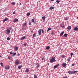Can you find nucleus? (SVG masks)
Returning <instances> with one entry per match:
<instances>
[{
	"instance_id": "obj_30",
	"label": "nucleus",
	"mask_w": 78,
	"mask_h": 78,
	"mask_svg": "<svg viewBox=\"0 0 78 78\" xmlns=\"http://www.w3.org/2000/svg\"><path fill=\"white\" fill-rule=\"evenodd\" d=\"M32 22L33 23H34V19H33L32 20Z\"/></svg>"
},
{
	"instance_id": "obj_3",
	"label": "nucleus",
	"mask_w": 78,
	"mask_h": 78,
	"mask_svg": "<svg viewBox=\"0 0 78 78\" xmlns=\"http://www.w3.org/2000/svg\"><path fill=\"white\" fill-rule=\"evenodd\" d=\"M9 65L6 66L5 67V70H9Z\"/></svg>"
},
{
	"instance_id": "obj_13",
	"label": "nucleus",
	"mask_w": 78,
	"mask_h": 78,
	"mask_svg": "<svg viewBox=\"0 0 78 78\" xmlns=\"http://www.w3.org/2000/svg\"><path fill=\"white\" fill-rule=\"evenodd\" d=\"M27 23H24L23 24V27H26Z\"/></svg>"
},
{
	"instance_id": "obj_17",
	"label": "nucleus",
	"mask_w": 78,
	"mask_h": 78,
	"mask_svg": "<svg viewBox=\"0 0 78 78\" xmlns=\"http://www.w3.org/2000/svg\"><path fill=\"white\" fill-rule=\"evenodd\" d=\"M51 30V28H49L47 30V32H48V31H49L50 30Z\"/></svg>"
},
{
	"instance_id": "obj_48",
	"label": "nucleus",
	"mask_w": 78,
	"mask_h": 78,
	"mask_svg": "<svg viewBox=\"0 0 78 78\" xmlns=\"http://www.w3.org/2000/svg\"><path fill=\"white\" fill-rule=\"evenodd\" d=\"M42 60H44V58H42Z\"/></svg>"
},
{
	"instance_id": "obj_19",
	"label": "nucleus",
	"mask_w": 78,
	"mask_h": 78,
	"mask_svg": "<svg viewBox=\"0 0 78 78\" xmlns=\"http://www.w3.org/2000/svg\"><path fill=\"white\" fill-rule=\"evenodd\" d=\"M8 18H5V19L3 20V22H5V21H6L8 20Z\"/></svg>"
},
{
	"instance_id": "obj_16",
	"label": "nucleus",
	"mask_w": 78,
	"mask_h": 78,
	"mask_svg": "<svg viewBox=\"0 0 78 78\" xmlns=\"http://www.w3.org/2000/svg\"><path fill=\"white\" fill-rule=\"evenodd\" d=\"M64 34V31H63L60 34V36H62Z\"/></svg>"
},
{
	"instance_id": "obj_45",
	"label": "nucleus",
	"mask_w": 78,
	"mask_h": 78,
	"mask_svg": "<svg viewBox=\"0 0 78 78\" xmlns=\"http://www.w3.org/2000/svg\"><path fill=\"white\" fill-rule=\"evenodd\" d=\"M16 13V12H14L13 13V14H15Z\"/></svg>"
},
{
	"instance_id": "obj_49",
	"label": "nucleus",
	"mask_w": 78,
	"mask_h": 78,
	"mask_svg": "<svg viewBox=\"0 0 78 78\" xmlns=\"http://www.w3.org/2000/svg\"><path fill=\"white\" fill-rule=\"evenodd\" d=\"M10 54H13V53L11 52H10Z\"/></svg>"
},
{
	"instance_id": "obj_29",
	"label": "nucleus",
	"mask_w": 78,
	"mask_h": 78,
	"mask_svg": "<svg viewBox=\"0 0 78 78\" xmlns=\"http://www.w3.org/2000/svg\"><path fill=\"white\" fill-rule=\"evenodd\" d=\"M25 72H29V70H28V69H27L26 70Z\"/></svg>"
},
{
	"instance_id": "obj_51",
	"label": "nucleus",
	"mask_w": 78,
	"mask_h": 78,
	"mask_svg": "<svg viewBox=\"0 0 78 78\" xmlns=\"http://www.w3.org/2000/svg\"><path fill=\"white\" fill-rule=\"evenodd\" d=\"M55 0H51V2H53V1H54Z\"/></svg>"
},
{
	"instance_id": "obj_44",
	"label": "nucleus",
	"mask_w": 78,
	"mask_h": 78,
	"mask_svg": "<svg viewBox=\"0 0 78 78\" xmlns=\"http://www.w3.org/2000/svg\"><path fill=\"white\" fill-rule=\"evenodd\" d=\"M23 45H24V46H26L27 45V44H24Z\"/></svg>"
},
{
	"instance_id": "obj_34",
	"label": "nucleus",
	"mask_w": 78,
	"mask_h": 78,
	"mask_svg": "<svg viewBox=\"0 0 78 78\" xmlns=\"http://www.w3.org/2000/svg\"><path fill=\"white\" fill-rule=\"evenodd\" d=\"M11 39V38L10 37H8L7 38V40H8V41H9V40H10V39Z\"/></svg>"
},
{
	"instance_id": "obj_54",
	"label": "nucleus",
	"mask_w": 78,
	"mask_h": 78,
	"mask_svg": "<svg viewBox=\"0 0 78 78\" xmlns=\"http://www.w3.org/2000/svg\"><path fill=\"white\" fill-rule=\"evenodd\" d=\"M0 57H1V55H0Z\"/></svg>"
},
{
	"instance_id": "obj_52",
	"label": "nucleus",
	"mask_w": 78,
	"mask_h": 78,
	"mask_svg": "<svg viewBox=\"0 0 78 78\" xmlns=\"http://www.w3.org/2000/svg\"><path fill=\"white\" fill-rule=\"evenodd\" d=\"M20 5H22V3H20Z\"/></svg>"
},
{
	"instance_id": "obj_55",
	"label": "nucleus",
	"mask_w": 78,
	"mask_h": 78,
	"mask_svg": "<svg viewBox=\"0 0 78 78\" xmlns=\"http://www.w3.org/2000/svg\"><path fill=\"white\" fill-rule=\"evenodd\" d=\"M1 0H0V1H1Z\"/></svg>"
},
{
	"instance_id": "obj_47",
	"label": "nucleus",
	"mask_w": 78,
	"mask_h": 78,
	"mask_svg": "<svg viewBox=\"0 0 78 78\" xmlns=\"http://www.w3.org/2000/svg\"><path fill=\"white\" fill-rule=\"evenodd\" d=\"M65 20H68V19L67 18H66L65 19Z\"/></svg>"
},
{
	"instance_id": "obj_25",
	"label": "nucleus",
	"mask_w": 78,
	"mask_h": 78,
	"mask_svg": "<svg viewBox=\"0 0 78 78\" xmlns=\"http://www.w3.org/2000/svg\"><path fill=\"white\" fill-rule=\"evenodd\" d=\"M77 72H78V71H73V74H75V73H77Z\"/></svg>"
},
{
	"instance_id": "obj_32",
	"label": "nucleus",
	"mask_w": 78,
	"mask_h": 78,
	"mask_svg": "<svg viewBox=\"0 0 78 78\" xmlns=\"http://www.w3.org/2000/svg\"><path fill=\"white\" fill-rule=\"evenodd\" d=\"M18 69H20L22 68V66H19L18 67Z\"/></svg>"
},
{
	"instance_id": "obj_43",
	"label": "nucleus",
	"mask_w": 78,
	"mask_h": 78,
	"mask_svg": "<svg viewBox=\"0 0 78 78\" xmlns=\"http://www.w3.org/2000/svg\"><path fill=\"white\" fill-rule=\"evenodd\" d=\"M62 78H68V77L67 76H66Z\"/></svg>"
},
{
	"instance_id": "obj_10",
	"label": "nucleus",
	"mask_w": 78,
	"mask_h": 78,
	"mask_svg": "<svg viewBox=\"0 0 78 78\" xmlns=\"http://www.w3.org/2000/svg\"><path fill=\"white\" fill-rule=\"evenodd\" d=\"M59 66V64H58L57 65L55 66H54V69H56V68H57Z\"/></svg>"
},
{
	"instance_id": "obj_23",
	"label": "nucleus",
	"mask_w": 78,
	"mask_h": 78,
	"mask_svg": "<svg viewBox=\"0 0 78 78\" xmlns=\"http://www.w3.org/2000/svg\"><path fill=\"white\" fill-rule=\"evenodd\" d=\"M64 37H66L67 36V34H65L64 35Z\"/></svg>"
},
{
	"instance_id": "obj_12",
	"label": "nucleus",
	"mask_w": 78,
	"mask_h": 78,
	"mask_svg": "<svg viewBox=\"0 0 78 78\" xmlns=\"http://www.w3.org/2000/svg\"><path fill=\"white\" fill-rule=\"evenodd\" d=\"M17 21H18V19H14V20L13 21V22H14V23H15V22H17Z\"/></svg>"
},
{
	"instance_id": "obj_40",
	"label": "nucleus",
	"mask_w": 78,
	"mask_h": 78,
	"mask_svg": "<svg viewBox=\"0 0 78 78\" xmlns=\"http://www.w3.org/2000/svg\"><path fill=\"white\" fill-rule=\"evenodd\" d=\"M8 59H10L11 58V56H8Z\"/></svg>"
},
{
	"instance_id": "obj_38",
	"label": "nucleus",
	"mask_w": 78,
	"mask_h": 78,
	"mask_svg": "<svg viewBox=\"0 0 78 78\" xmlns=\"http://www.w3.org/2000/svg\"><path fill=\"white\" fill-rule=\"evenodd\" d=\"M69 58L68 59H67V61H68V62H70V57H69Z\"/></svg>"
},
{
	"instance_id": "obj_6",
	"label": "nucleus",
	"mask_w": 78,
	"mask_h": 78,
	"mask_svg": "<svg viewBox=\"0 0 78 78\" xmlns=\"http://www.w3.org/2000/svg\"><path fill=\"white\" fill-rule=\"evenodd\" d=\"M6 31L7 34H9V33H10V32H11L10 30L9 29H7Z\"/></svg>"
},
{
	"instance_id": "obj_21",
	"label": "nucleus",
	"mask_w": 78,
	"mask_h": 78,
	"mask_svg": "<svg viewBox=\"0 0 78 78\" xmlns=\"http://www.w3.org/2000/svg\"><path fill=\"white\" fill-rule=\"evenodd\" d=\"M11 4L12 5H16V3L15 2H12L11 3Z\"/></svg>"
},
{
	"instance_id": "obj_28",
	"label": "nucleus",
	"mask_w": 78,
	"mask_h": 78,
	"mask_svg": "<svg viewBox=\"0 0 78 78\" xmlns=\"http://www.w3.org/2000/svg\"><path fill=\"white\" fill-rule=\"evenodd\" d=\"M42 19H43V20H45V17H44V16H42Z\"/></svg>"
},
{
	"instance_id": "obj_22",
	"label": "nucleus",
	"mask_w": 78,
	"mask_h": 78,
	"mask_svg": "<svg viewBox=\"0 0 78 78\" xmlns=\"http://www.w3.org/2000/svg\"><path fill=\"white\" fill-rule=\"evenodd\" d=\"M27 16H30V13L28 12L27 13Z\"/></svg>"
},
{
	"instance_id": "obj_26",
	"label": "nucleus",
	"mask_w": 78,
	"mask_h": 78,
	"mask_svg": "<svg viewBox=\"0 0 78 78\" xmlns=\"http://www.w3.org/2000/svg\"><path fill=\"white\" fill-rule=\"evenodd\" d=\"M0 64L2 67H3V63L2 62H1L0 63Z\"/></svg>"
},
{
	"instance_id": "obj_42",
	"label": "nucleus",
	"mask_w": 78,
	"mask_h": 78,
	"mask_svg": "<svg viewBox=\"0 0 78 78\" xmlns=\"http://www.w3.org/2000/svg\"><path fill=\"white\" fill-rule=\"evenodd\" d=\"M10 30H12V27H11L9 28Z\"/></svg>"
},
{
	"instance_id": "obj_5",
	"label": "nucleus",
	"mask_w": 78,
	"mask_h": 78,
	"mask_svg": "<svg viewBox=\"0 0 78 78\" xmlns=\"http://www.w3.org/2000/svg\"><path fill=\"white\" fill-rule=\"evenodd\" d=\"M62 66L63 67H66V66H67V64H66V63H63L62 65Z\"/></svg>"
},
{
	"instance_id": "obj_50",
	"label": "nucleus",
	"mask_w": 78,
	"mask_h": 78,
	"mask_svg": "<svg viewBox=\"0 0 78 78\" xmlns=\"http://www.w3.org/2000/svg\"><path fill=\"white\" fill-rule=\"evenodd\" d=\"M17 55H18V56H20V54H18Z\"/></svg>"
},
{
	"instance_id": "obj_9",
	"label": "nucleus",
	"mask_w": 78,
	"mask_h": 78,
	"mask_svg": "<svg viewBox=\"0 0 78 78\" xmlns=\"http://www.w3.org/2000/svg\"><path fill=\"white\" fill-rule=\"evenodd\" d=\"M18 48H19V47H17V46H15L14 47V49H15V51H17L18 50Z\"/></svg>"
},
{
	"instance_id": "obj_37",
	"label": "nucleus",
	"mask_w": 78,
	"mask_h": 78,
	"mask_svg": "<svg viewBox=\"0 0 78 78\" xmlns=\"http://www.w3.org/2000/svg\"><path fill=\"white\" fill-rule=\"evenodd\" d=\"M29 25H31V22L30 21L29 23Z\"/></svg>"
},
{
	"instance_id": "obj_41",
	"label": "nucleus",
	"mask_w": 78,
	"mask_h": 78,
	"mask_svg": "<svg viewBox=\"0 0 78 78\" xmlns=\"http://www.w3.org/2000/svg\"><path fill=\"white\" fill-rule=\"evenodd\" d=\"M71 56L72 57V56H73V53H71Z\"/></svg>"
},
{
	"instance_id": "obj_33",
	"label": "nucleus",
	"mask_w": 78,
	"mask_h": 78,
	"mask_svg": "<svg viewBox=\"0 0 78 78\" xmlns=\"http://www.w3.org/2000/svg\"><path fill=\"white\" fill-rule=\"evenodd\" d=\"M62 58H65V55H62Z\"/></svg>"
},
{
	"instance_id": "obj_24",
	"label": "nucleus",
	"mask_w": 78,
	"mask_h": 78,
	"mask_svg": "<svg viewBox=\"0 0 78 78\" xmlns=\"http://www.w3.org/2000/svg\"><path fill=\"white\" fill-rule=\"evenodd\" d=\"M16 55V52L13 53L12 56H14Z\"/></svg>"
},
{
	"instance_id": "obj_14",
	"label": "nucleus",
	"mask_w": 78,
	"mask_h": 78,
	"mask_svg": "<svg viewBox=\"0 0 78 78\" xmlns=\"http://www.w3.org/2000/svg\"><path fill=\"white\" fill-rule=\"evenodd\" d=\"M55 7H51L49 8V9H51V10H52V9H54V8Z\"/></svg>"
},
{
	"instance_id": "obj_35",
	"label": "nucleus",
	"mask_w": 78,
	"mask_h": 78,
	"mask_svg": "<svg viewBox=\"0 0 78 78\" xmlns=\"http://www.w3.org/2000/svg\"><path fill=\"white\" fill-rule=\"evenodd\" d=\"M41 31L42 33H44V30H43V29H41Z\"/></svg>"
},
{
	"instance_id": "obj_7",
	"label": "nucleus",
	"mask_w": 78,
	"mask_h": 78,
	"mask_svg": "<svg viewBox=\"0 0 78 78\" xmlns=\"http://www.w3.org/2000/svg\"><path fill=\"white\" fill-rule=\"evenodd\" d=\"M71 28H72V27H71V26H68L67 27V29H68V30H71Z\"/></svg>"
},
{
	"instance_id": "obj_8",
	"label": "nucleus",
	"mask_w": 78,
	"mask_h": 78,
	"mask_svg": "<svg viewBox=\"0 0 78 78\" xmlns=\"http://www.w3.org/2000/svg\"><path fill=\"white\" fill-rule=\"evenodd\" d=\"M68 73L69 74H73V71H69L68 72Z\"/></svg>"
},
{
	"instance_id": "obj_20",
	"label": "nucleus",
	"mask_w": 78,
	"mask_h": 78,
	"mask_svg": "<svg viewBox=\"0 0 78 78\" xmlns=\"http://www.w3.org/2000/svg\"><path fill=\"white\" fill-rule=\"evenodd\" d=\"M34 78H37V76H36V75H34Z\"/></svg>"
},
{
	"instance_id": "obj_36",
	"label": "nucleus",
	"mask_w": 78,
	"mask_h": 78,
	"mask_svg": "<svg viewBox=\"0 0 78 78\" xmlns=\"http://www.w3.org/2000/svg\"><path fill=\"white\" fill-rule=\"evenodd\" d=\"M56 3H59V2H60V1L59 0L56 1Z\"/></svg>"
},
{
	"instance_id": "obj_2",
	"label": "nucleus",
	"mask_w": 78,
	"mask_h": 78,
	"mask_svg": "<svg viewBox=\"0 0 78 78\" xmlns=\"http://www.w3.org/2000/svg\"><path fill=\"white\" fill-rule=\"evenodd\" d=\"M19 63H20V61L18 60H16V61H15V64L16 66L17 65H19Z\"/></svg>"
},
{
	"instance_id": "obj_15",
	"label": "nucleus",
	"mask_w": 78,
	"mask_h": 78,
	"mask_svg": "<svg viewBox=\"0 0 78 78\" xmlns=\"http://www.w3.org/2000/svg\"><path fill=\"white\" fill-rule=\"evenodd\" d=\"M36 64L37 65V68L39 67V63H37Z\"/></svg>"
},
{
	"instance_id": "obj_31",
	"label": "nucleus",
	"mask_w": 78,
	"mask_h": 78,
	"mask_svg": "<svg viewBox=\"0 0 78 78\" xmlns=\"http://www.w3.org/2000/svg\"><path fill=\"white\" fill-rule=\"evenodd\" d=\"M61 27L62 28H64V24H62Z\"/></svg>"
},
{
	"instance_id": "obj_53",
	"label": "nucleus",
	"mask_w": 78,
	"mask_h": 78,
	"mask_svg": "<svg viewBox=\"0 0 78 78\" xmlns=\"http://www.w3.org/2000/svg\"><path fill=\"white\" fill-rule=\"evenodd\" d=\"M77 19L78 20V17H77Z\"/></svg>"
},
{
	"instance_id": "obj_27",
	"label": "nucleus",
	"mask_w": 78,
	"mask_h": 78,
	"mask_svg": "<svg viewBox=\"0 0 78 78\" xmlns=\"http://www.w3.org/2000/svg\"><path fill=\"white\" fill-rule=\"evenodd\" d=\"M46 49L47 50H49V49H50V47L49 46H48L46 48Z\"/></svg>"
},
{
	"instance_id": "obj_18",
	"label": "nucleus",
	"mask_w": 78,
	"mask_h": 78,
	"mask_svg": "<svg viewBox=\"0 0 78 78\" xmlns=\"http://www.w3.org/2000/svg\"><path fill=\"white\" fill-rule=\"evenodd\" d=\"M25 38V37H23L21 38L20 40H23V39H24Z\"/></svg>"
},
{
	"instance_id": "obj_4",
	"label": "nucleus",
	"mask_w": 78,
	"mask_h": 78,
	"mask_svg": "<svg viewBox=\"0 0 78 78\" xmlns=\"http://www.w3.org/2000/svg\"><path fill=\"white\" fill-rule=\"evenodd\" d=\"M38 34H39V35H41V34H42V30H41V29H40L39 30Z\"/></svg>"
},
{
	"instance_id": "obj_46",
	"label": "nucleus",
	"mask_w": 78,
	"mask_h": 78,
	"mask_svg": "<svg viewBox=\"0 0 78 78\" xmlns=\"http://www.w3.org/2000/svg\"><path fill=\"white\" fill-rule=\"evenodd\" d=\"M72 66H75V64H73L72 65Z\"/></svg>"
},
{
	"instance_id": "obj_11",
	"label": "nucleus",
	"mask_w": 78,
	"mask_h": 78,
	"mask_svg": "<svg viewBox=\"0 0 78 78\" xmlns=\"http://www.w3.org/2000/svg\"><path fill=\"white\" fill-rule=\"evenodd\" d=\"M73 30L74 31H78V28L77 27H75L73 29Z\"/></svg>"
},
{
	"instance_id": "obj_1",
	"label": "nucleus",
	"mask_w": 78,
	"mask_h": 78,
	"mask_svg": "<svg viewBox=\"0 0 78 78\" xmlns=\"http://www.w3.org/2000/svg\"><path fill=\"white\" fill-rule=\"evenodd\" d=\"M55 59V57H52L51 59L50 60V62H51V63H52L53 62H55V61H56V60Z\"/></svg>"
},
{
	"instance_id": "obj_39",
	"label": "nucleus",
	"mask_w": 78,
	"mask_h": 78,
	"mask_svg": "<svg viewBox=\"0 0 78 78\" xmlns=\"http://www.w3.org/2000/svg\"><path fill=\"white\" fill-rule=\"evenodd\" d=\"M36 36V34H34L33 35V37H34Z\"/></svg>"
}]
</instances>
